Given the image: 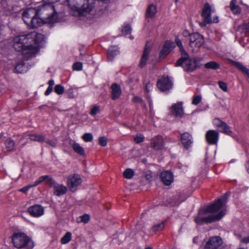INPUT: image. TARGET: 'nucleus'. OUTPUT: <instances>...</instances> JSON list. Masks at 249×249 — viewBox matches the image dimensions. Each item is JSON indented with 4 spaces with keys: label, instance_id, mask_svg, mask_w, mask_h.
<instances>
[{
    "label": "nucleus",
    "instance_id": "1",
    "mask_svg": "<svg viewBox=\"0 0 249 249\" xmlns=\"http://www.w3.org/2000/svg\"><path fill=\"white\" fill-rule=\"evenodd\" d=\"M43 35L35 32L26 35L16 36L14 39V47L18 52H21L27 58L32 57L39 51V44Z\"/></svg>",
    "mask_w": 249,
    "mask_h": 249
},
{
    "label": "nucleus",
    "instance_id": "2",
    "mask_svg": "<svg viewBox=\"0 0 249 249\" xmlns=\"http://www.w3.org/2000/svg\"><path fill=\"white\" fill-rule=\"evenodd\" d=\"M226 202L225 200L219 198L206 209L200 210L198 214L195 217V222L197 225H202L219 220L226 214L224 208Z\"/></svg>",
    "mask_w": 249,
    "mask_h": 249
},
{
    "label": "nucleus",
    "instance_id": "3",
    "mask_svg": "<svg viewBox=\"0 0 249 249\" xmlns=\"http://www.w3.org/2000/svg\"><path fill=\"white\" fill-rule=\"evenodd\" d=\"M67 1L71 14L75 16H84L91 10L95 0H67Z\"/></svg>",
    "mask_w": 249,
    "mask_h": 249
},
{
    "label": "nucleus",
    "instance_id": "4",
    "mask_svg": "<svg viewBox=\"0 0 249 249\" xmlns=\"http://www.w3.org/2000/svg\"><path fill=\"white\" fill-rule=\"evenodd\" d=\"M39 17L36 9L34 8H28L22 14L24 22L31 28H37L46 22L43 18Z\"/></svg>",
    "mask_w": 249,
    "mask_h": 249
},
{
    "label": "nucleus",
    "instance_id": "5",
    "mask_svg": "<svg viewBox=\"0 0 249 249\" xmlns=\"http://www.w3.org/2000/svg\"><path fill=\"white\" fill-rule=\"evenodd\" d=\"M12 240L14 246L17 249H32L35 246L32 239L23 232L13 234Z\"/></svg>",
    "mask_w": 249,
    "mask_h": 249
},
{
    "label": "nucleus",
    "instance_id": "6",
    "mask_svg": "<svg viewBox=\"0 0 249 249\" xmlns=\"http://www.w3.org/2000/svg\"><path fill=\"white\" fill-rule=\"evenodd\" d=\"M199 59L196 58H189L188 55H182L176 62L175 66H181L184 70L192 72L199 66Z\"/></svg>",
    "mask_w": 249,
    "mask_h": 249
},
{
    "label": "nucleus",
    "instance_id": "7",
    "mask_svg": "<svg viewBox=\"0 0 249 249\" xmlns=\"http://www.w3.org/2000/svg\"><path fill=\"white\" fill-rule=\"evenodd\" d=\"M215 12V9L211 7L208 3H205L202 8L201 16L203 18V21L199 23L201 27H204L207 24L212 23H218L219 22L218 17L217 16L213 18L211 17V15Z\"/></svg>",
    "mask_w": 249,
    "mask_h": 249
},
{
    "label": "nucleus",
    "instance_id": "8",
    "mask_svg": "<svg viewBox=\"0 0 249 249\" xmlns=\"http://www.w3.org/2000/svg\"><path fill=\"white\" fill-rule=\"evenodd\" d=\"M45 176L47 177L44 181L48 185L53 187L54 195L57 196H60L67 193L68 189L66 186L62 184H59L56 182L53 178L48 176Z\"/></svg>",
    "mask_w": 249,
    "mask_h": 249
},
{
    "label": "nucleus",
    "instance_id": "9",
    "mask_svg": "<svg viewBox=\"0 0 249 249\" xmlns=\"http://www.w3.org/2000/svg\"><path fill=\"white\" fill-rule=\"evenodd\" d=\"M189 47L192 51L198 50L204 43L203 36L197 33H195L189 35Z\"/></svg>",
    "mask_w": 249,
    "mask_h": 249
},
{
    "label": "nucleus",
    "instance_id": "10",
    "mask_svg": "<svg viewBox=\"0 0 249 249\" xmlns=\"http://www.w3.org/2000/svg\"><path fill=\"white\" fill-rule=\"evenodd\" d=\"M82 183V179L78 174H71L68 176L67 185L71 191L74 192L76 188Z\"/></svg>",
    "mask_w": 249,
    "mask_h": 249
},
{
    "label": "nucleus",
    "instance_id": "11",
    "mask_svg": "<svg viewBox=\"0 0 249 249\" xmlns=\"http://www.w3.org/2000/svg\"><path fill=\"white\" fill-rule=\"evenodd\" d=\"M173 83L168 77H162L157 82V87L159 89L163 92H167L172 89Z\"/></svg>",
    "mask_w": 249,
    "mask_h": 249
},
{
    "label": "nucleus",
    "instance_id": "12",
    "mask_svg": "<svg viewBox=\"0 0 249 249\" xmlns=\"http://www.w3.org/2000/svg\"><path fill=\"white\" fill-rule=\"evenodd\" d=\"M223 241L219 236H213L206 242L205 249H217L222 244Z\"/></svg>",
    "mask_w": 249,
    "mask_h": 249
},
{
    "label": "nucleus",
    "instance_id": "13",
    "mask_svg": "<svg viewBox=\"0 0 249 249\" xmlns=\"http://www.w3.org/2000/svg\"><path fill=\"white\" fill-rule=\"evenodd\" d=\"M170 110L171 115L176 117L181 118L184 113L181 102L173 104L170 107Z\"/></svg>",
    "mask_w": 249,
    "mask_h": 249
},
{
    "label": "nucleus",
    "instance_id": "14",
    "mask_svg": "<svg viewBox=\"0 0 249 249\" xmlns=\"http://www.w3.org/2000/svg\"><path fill=\"white\" fill-rule=\"evenodd\" d=\"M205 138L209 144H216L219 139V133L214 130H208L206 133Z\"/></svg>",
    "mask_w": 249,
    "mask_h": 249
},
{
    "label": "nucleus",
    "instance_id": "15",
    "mask_svg": "<svg viewBox=\"0 0 249 249\" xmlns=\"http://www.w3.org/2000/svg\"><path fill=\"white\" fill-rule=\"evenodd\" d=\"M28 212L32 216L39 217L44 214V209L40 205H34L28 208Z\"/></svg>",
    "mask_w": 249,
    "mask_h": 249
},
{
    "label": "nucleus",
    "instance_id": "16",
    "mask_svg": "<svg viewBox=\"0 0 249 249\" xmlns=\"http://www.w3.org/2000/svg\"><path fill=\"white\" fill-rule=\"evenodd\" d=\"M160 178L161 181L165 185H169L174 180L173 174L169 171H163L161 173Z\"/></svg>",
    "mask_w": 249,
    "mask_h": 249
},
{
    "label": "nucleus",
    "instance_id": "17",
    "mask_svg": "<svg viewBox=\"0 0 249 249\" xmlns=\"http://www.w3.org/2000/svg\"><path fill=\"white\" fill-rule=\"evenodd\" d=\"M152 146L155 150H160L163 148L164 142L163 138L160 136H157L151 140Z\"/></svg>",
    "mask_w": 249,
    "mask_h": 249
},
{
    "label": "nucleus",
    "instance_id": "18",
    "mask_svg": "<svg viewBox=\"0 0 249 249\" xmlns=\"http://www.w3.org/2000/svg\"><path fill=\"white\" fill-rule=\"evenodd\" d=\"M181 141L184 147L186 149L189 148L193 142L192 136L187 132L184 133L181 135Z\"/></svg>",
    "mask_w": 249,
    "mask_h": 249
},
{
    "label": "nucleus",
    "instance_id": "19",
    "mask_svg": "<svg viewBox=\"0 0 249 249\" xmlns=\"http://www.w3.org/2000/svg\"><path fill=\"white\" fill-rule=\"evenodd\" d=\"M174 47L173 42L170 41H166L160 52V57L164 58L170 52Z\"/></svg>",
    "mask_w": 249,
    "mask_h": 249
},
{
    "label": "nucleus",
    "instance_id": "20",
    "mask_svg": "<svg viewBox=\"0 0 249 249\" xmlns=\"http://www.w3.org/2000/svg\"><path fill=\"white\" fill-rule=\"evenodd\" d=\"M150 46L146 45L145 47L143 54L140 59L139 64V67L142 68L146 64V62L148 59V55L150 52Z\"/></svg>",
    "mask_w": 249,
    "mask_h": 249
},
{
    "label": "nucleus",
    "instance_id": "21",
    "mask_svg": "<svg viewBox=\"0 0 249 249\" xmlns=\"http://www.w3.org/2000/svg\"><path fill=\"white\" fill-rule=\"evenodd\" d=\"M111 99L112 100L118 99L122 93V90L120 85L117 84H113L111 86Z\"/></svg>",
    "mask_w": 249,
    "mask_h": 249
},
{
    "label": "nucleus",
    "instance_id": "22",
    "mask_svg": "<svg viewBox=\"0 0 249 249\" xmlns=\"http://www.w3.org/2000/svg\"><path fill=\"white\" fill-rule=\"evenodd\" d=\"M229 61L232 65L235 67L240 71H241L244 74L246 75L248 77H249V70L243 66L242 63L239 62L232 60L231 59H229Z\"/></svg>",
    "mask_w": 249,
    "mask_h": 249
},
{
    "label": "nucleus",
    "instance_id": "23",
    "mask_svg": "<svg viewBox=\"0 0 249 249\" xmlns=\"http://www.w3.org/2000/svg\"><path fill=\"white\" fill-rule=\"evenodd\" d=\"M69 144L76 153L80 155H84V149L79 144L72 140H70Z\"/></svg>",
    "mask_w": 249,
    "mask_h": 249
},
{
    "label": "nucleus",
    "instance_id": "24",
    "mask_svg": "<svg viewBox=\"0 0 249 249\" xmlns=\"http://www.w3.org/2000/svg\"><path fill=\"white\" fill-rule=\"evenodd\" d=\"M119 53V48L117 46H111L109 48L107 52V59L111 61L114 57Z\"/></svg>",
    "mask_w": 249,
    "mask_h": 249
},
{
    "label": "nucleus",
    "instance_id": "25",
    "mask_svg": "<svg viewBox=\"0 0 249 249\" xmlns=\"http://www.w3.org/2000/svg\"><path fill=\"white\" fill-rule=\"evenodd\" d=\"M47 177L46 176H41L38 178L37 180H36L34 183L33 185H29L26 186H25L23 187L22 188L20 189V191L24 193H26L28 192L29 190L32 187H35L41 183L42 182L44 181V180H45V178Z\"/></svg>",
    "mask_w": 249,
    "mask_h": 249
},
{
    "label": "nucleus",
    "instance_id": "26",
    "mask_svg": "<svg viewBox=\"0 0 249 249\" xmlns=\"http://www.w3.org/2000/svg\"><path fill=\"white\" fill-rule=\"evenodd\" d=\"M157 11V7L154 4H151L147 8L146 16L147 18H152L155 15Z\"/></svg>",
    "mask_w": 249,
    "mask_h": 249
},
{
    "label": "nucleus",
    "instance_id": "27",
    "mask_svg": "<svg viewBox=\"0 0 249 249\" xmlns=\"http://www.w3.org/2000/svg\"><path fill=\"white\" fill-rule=\"evenodd\" d=\"M236 0H231L230 4L231 10L234 14H239L241 12V8L236 4Z\"/></svg>",
    "mask_w": 249,
    "mask_h": 249
},
{
    "label": "nucleus",
    "instance_id": "28",
    "mask_svg": "<svg viewBox=\"0 0 249 249\" xmlns=\"http://www.w3.org/2000/svg\"><path fill=\"white\" fill-rule=\"evenodd\" d=\"M27 71V68L24 62L18 63L15 68L14 72L17 73H24Z\"/></svg>",
    "mask_w": 249,
    "mask_h": 249
},
{
    "label": "nucleus",
    "instance_id": "29",
    "mask_svg": "<svg viewBox=\"0 0 249 249\" xmlns=\"http://www.w3.org/2000/svg\"><path fill=\"white\" fill-rule=\"evenodd\" d=\"M29 139L33 141L38 142H42L45 141V136L42 135H37L36 134H32L29 135Z\"/></svg>",
    "mask_w": 249,
    "mask_h": 249
},
{
    "label": "nucleus",
    "instance_id": "30",
    "mask_svg": "<svg viewBox=\"0 0 249 249\" xmlns=\"http://www.w3.org/2000/svg\"><path fill=\"white\" fill-rule=\"evenodd\" d=\"M220 132H222L228 135L231 136L232 132L230 129V127L225 122L223 124L222 126L219 130Z\"/></svg>",
    "mask_w": 249,
    "mask_h": 249
},
{
    "label": "nucleus",
    "instance_id": "31",
    "mask_svg": "<svg viewBox=\"0 0 249 249\" xmlns=\"http://www.w3.org/2000/svg\"><path fill=\"white\" fill-rule=\"evenodd\" d=\"M5 143L6 148L9 151L13 150L14 149L15 143L14 141L11 138H8L6 140Z\"/></svg>",
    "mask_w": 249,
    "mask_h": 249
},
{
    "label": "nucleus",
    "instance_id": "32",
    "mask_svg": "<svg viewBox=\"0 0 249 249\" xmlns=\"http://www.w3.org/2000/svg\"><path fill=\"white\" fill-rule=\"evenodd\" d=\"M219 67V64L214 61L209 62L205 64V67L207 69L216 70L218 69Z\"/></svg>",
    "mask_w": 249,
    "mask_h": 249
},
{
    "label": "nucleus",
    "instance_id": "33",
    "mask_svg": "<svg viewBox=\"0 0 249 249\" xmlns=\"http://www.w3.org/2000/svg\"><path fill=\"white\" fill-rule=\"evenodd\" d=\"M134 175V171L130 168L126 169L123 173L124 177L127 179H130L133 178Z\"/></svg>",
    "mask_w": 249,
    "mask_h": 249
},
{
    "label": "nucleus",
    "instance_id": "34",
    "mask_svg": "<svg viewBox=\"0 0 249 249\" xmlns=\"http://www.w3.org/2000/svg\"><path fill=\"white\" fill-rule=\"evenodd\" d=\"M71 239V233L70 232H67L64 236L61 238V243L63 244L68 243Z\"/></svg>",
    "mask_w": 249,
    "mask_h": 249
},
{
    "label": "nucleus",
    "instance_id": "35",
    "mask_svg": "<svg viewBox=\"0 0 249 249\" xmlns=\"http://www.w3.org/2000/svg\"><path fill=\"white\" fill-rule=\"evenodd\" d=\"M176 42L177 45L179 47L180 51L181 52L182 55H184L185 56H188V54L185 52L181 40L178 38H177L176 39Z\"/></svg>",
    "mask_w": 249,
    "mask_h": 249
},
{
    "label": "nucleus",
    "instance_id": "36",
    "mask_svg": "<svg viewBox=\"0 0 249 249\" xmlns=\"http://www.w3.org/2000/svg\"><path fill=\"white\" fill-rule=\"evenodd\" d=\"M224 123V122L221 120L219 118H215L213 120V123L214 126L219 130L220 129V128L221 127V126H222Z\"/></svg>",
    "mask_w": 249,
    "mask_h": 249
},
{
    "label": "nucleus",
    "instance_id": "37",
    "mask_svg": "<svg viewBox=\"0 0 249 249\" xmlns=\"http://www.w3.org/2000/svg\"><path fill=\"white\" fill-rule=\"evenodd\" d=\"M54 90L58 95H62L64 92V88L61 85H55Z\"/></svg>",
    "mask_w": 249,
    "mask_h": 249
},
{
    "label": "nucleus",
    "instance_id": "38",
    "mask_svg": "<svg viewBox=\"0 0 249 249\" xmlns=\"http://www.w3.org/2000/svg\"><path fill=\"white\" fill-rule=\"evenodd\" d=\"M131 28L130 25L128 24L124 25L122 28V32L125 36L129 34H130L131 32Z\"/></svg>",
    "mask_w": 249,
    "mask_h": 249
},
{
    "label": "nucleus",
    "instance_id": "39",
    "mask_svg": "<svg viewBox=\"0 0 249 249\" xmlns=\"http://www.w3.org/2000/svg\"><path fill=\"white\" fill-rule=\"evenodd\" d=\"M82 138L85 142H90L93 140V136L91 133H87L82 136Z\"/></svg>",
    "mask_w": 249,
    "mask_h": 249
},
{
    "label": "nucleus",
    "instance_id": "40",
    "mask_svg": "<svg viewBox=\"0 0 249 249\" xmlns=\"http://www.w3.org/2000/svg\"><path fill=\"white\" fill-rule=\"evenodd\" d=\"M100 112V107L98 106L95 105L91 109L90 114L94 116Z\"/></svg>",
    "mask_w": 249,
    "mask_h": 249
},
{
    "label": "nucleus",
    "instance_id": "41",
    "mask_svg": "<svg viewBox=\"0 0 249 249\" xmlns=\"http://www.w3.org/2000/svg\"><path fill=\"white\" fill-rule=\"evenodd\" d=\"M164 227V223L161 222L158 224L155 225L152 227V230L154 231H157L162 230Z\"/></svg>",
    "mask_w": 249,
    "mask_h": 249
},
{
    "label": "nucleus",
    "instance_id": "42",
    "mask_svg": "<svg viewBox=\"0 0 249 249\" xmlns=\"http://www.w3.org/2000/svg\"><path fill=\"white\" fill-rule=\"evenodd\" d=\"M201 96L200 95L194 96L192 101V104L195 105H198L201 102Z\"/></svg>",
    "mask_w": 249,
    "mask_h": 249
},
{
    "label": "nucleus",
    "instance_id": "43",
    "mask_svg": "<svg viewBox=\"0 0 249 249\" xmlns=\"http://www.w3.org/2000/svg\"><path fill=\"white\" fill-rule=\"evenodd\" d=\"M65 94L67 95V97L69 98H73L74 97L73 94V89L71 88H70L68 89H67L66 91Z\"/></svg>",
    "mask_w": 249,
    "mask_h": 249
},
{
    "label": "nucleus",
    "instance_id": "44",
    "mask_svg": "<svg viewBox=\"0 0 249 249\" xmlns=\"http://www.w3.org/2000/svg\"><path fill=\"white\" fill-rule=\"evenodd\" d=\"M83 68V64L81 62H76L73 65V69L76 71H81Z\"/></svg>",
    "mask_w": 249,
    "mask_h": 249
},
{
    "label": "nucleus",
    "instance_id": "45",
    "mask_svg": "<svg viewBox=\"0 0 249 249\" xmlns=\"http://www.w3.org/2000/svg\"><path fill=\"white\" fill-rule=\"evenodd\" d=\"M219 88L224 91L226 92L228 90L227 85L226 83L222 81H219L218 83Z\"/></svg>",
    "mask_w": 249,
    "mask_h": 249
},
{
    "label": "nucleus",
    "instance_id": "46",
    "mask_svg": "<svg viewBox=\"0 0 249 249\" xmlns=\"http://www.w3.org/2000/svg\"><path fill=\"white\" fill-rule=\"evenodd\" d=\"M81 219V221L84 223H87L89 220V215L87 214H84L80 217Z\"/></svg>",
    "mask_w": 249,
    "mask_h": 249
},
{
    "label": "nucleus",
    "instance_id": "47",
    "mask_svg": "<svg viewBox=\"0 0 249 249\" xmlns=\"http://www.w3.org/2000/svg\"><path fill=\"white\" fill-rule=\"evenodd\" d=\"M99 143L102 146H105L107 144V140L105 137H100L99 139Z\"/></svg>",
    "mask_w": 249,
    "mask_h": 249
},
{
    "label": "nucleus",
    "instance_id": "48",
    "mask_svg": "<svg viewBox=\"0 0 249 249\" xmlns=\"http://www.w3.org/2000/svg\"><path fill=\"white\" fill-rule=\"evenodd\" d=\"M144 137L142 135H136L134 137V140L136 143H140L143 141Z\"/></svg>",
    "mask_w": 249,
    "mask_h": 249
},
{
    "label": "nucleus",
    "instance_id": "49",
    "mask_svg": "<svg viewBox=\"0 0 249 249\" xmlns=\"http://www.w3.org/2000/svg\"><path fill=\"white\" fill-rule=\"evenodd\" d=\"M46 142L53 147H55L56 146L57 142L55 140H47Z\"/></svg>",
    "mask_w": 249,
    "mask_h": 249
},
{
    "label": "nucleus",
    "instance_id": "50",
    "mask_svg": "<svg viewBox=\"0 0 249 249\" xmlns=\"http://www.w3.org/2000/svg\"><path fill=\"white\" fill-rule=\"evenodd\" d=\"M145 178L149 181H150L152 178V173L150 171H147L145 173Z\"/></svg>",
    "mask_w": 249,
    "mask_h": 249
},
{
    "label": "nucleus",
    "instance_id": "51",
    "mask_svg": "<svg viewBox=\"0 0 249 249\" xmlns=\"http://www.w3.org/2000/svg\"><path fill=\"white\" fill-rule=\"evenodd\" d=\"M53 90V87H48L45 92V95L46 96L49 95L52 92Z\"/></svg>",
    "mask_w": 249,
    "mask_h": 249
},
{
    "label": "nucleus",
    "instance_id": "52",
    "mask_svg": "<svg viewBox=\"0 0 249 249\" xmlns=\"http://www.w3.org/2000/svg\"><path fill=\"white\" fill-rule=\"evenodd\" d=\"M133 101L134 102H142V99L138 96H134L133 98Z\"/></svg>",
    "mask_w": 249,
    "mask_h": 249
},
{
    "label": "nucleus",
    "instance_id": "53",
    "mask_svg": "<svg viewBox=\"0 0 249 249\" xmlns=\"http://www.w3.org/2000/svg\"><path fill=\"white\" fill-rule=\"evenodd\" d=\"M151 85L150 82H148L146 84L145 90L147 92H149L150 91L149 88L151 87Z\"/></svg>",
    "mask_w": 249,
    "mask_h": 249
},
{
    "label": "nucleus",
    "instance_id": "54",
    "mask_svg": "<svg viewBox=\"0 0 249 249\" xmlns=\"http://www.w3.org/2000/svg\"><path fill=\"white\" fill-rule=\"evenodd\" d=\"M242 242L245 243H249V236L246 237H245L242 239Z\"/></svg>",
    "mask_w": 249,
    "mask_h": 249
},
{
    "label": "nucleus",
    "instance_id": "55",
    "mask_svg": "<svg viewBox=\"0 0 249 249\" xmlns=\"http://www.w3.org/2000/svg\"><path fill=\"white\" fill-rule=\"evenodd\" d=\"M54 84V82L53 79L50 80L48 82L49 87H53Z\"/></svg>",
    "mask_w": 249,
    "mask_h": 249
},
{
    "label": "nucleus",
    "instance_id": "56",
    "mask_svg": "<svg viewBox=\"0 0 249 249\" xmlns=\"http://www.w3.org/2000/svg\"><path fill=\"white\" fill-rule=\"evenodd\" d=\"M246 29L249 32V23L246 25Z\"/></svg>",
    "mask_w": 249,
    "mask_h": 249
},
{
    "label": "nucleus",
    "instance_id": "57",
    "mask_svg": "<svg viewBox=\"0 0 249 249\" xmlns=\"http://www.w3.org/2000/svg\"><path fill=\"white\" fill-rule=\"evenodd\" d=\"M183 34L184 36H186L188 34V33H187V32L185 31V32H183Z\"/></svg>",
    "mask_w": 249,
    "mask_h": 249
},
{
    "label": "nucleus",
    "instance_id": "58",
    "mask_svg": "<svg viewBox=\"0 0 249 249\" xmlns=\"http://www.w3.org/2000/svg\"><path fill=\"white\" fill-rule=\"evenodd\" d=\"M27 17L29 18V19H32L33 17L32 16H31L30 15H28L27 16Z\"/></svg>",
    "mask_w": 249,
    "mask_h": 249
},
{
    "label": "nucleus",
    "instance_id": "59",
    "mask_svg": "<svg viewBox=\"0 0 249 249\" xmlns=\"http://www.w3.org/2000/svg\"><path fill=\"white\" fill-rule=\"evenodd\" d=\"M145 249H152L150 247H147Z\"/></svg>",
    "mask_w": 249,
    "mask_h": 249
},
{
    "label": "nucleus",
    "instance_id": "60",
    "mask_svg": "<svg viewBox=\"0 0 249 249\" xmlns=\"http://www.w3.org/2000/svg\"><path fill=\"white\" fill-rule=\"evenodd\" d=\"M130 37L131 39H133V37L132 36H130Z\"/></svg>",
    "mask_w": 249,
    "mask_h": 249
},
{
    "label": "nucleus",
    "instance_id": "61",
    "mask_svg": "<svg viewBox=\"0 0 249 249\" xmlns=\"http://www.w3.org/2000/svg\"><path fill=\"white\" fill-rule=\"evenodd\" d=\"M2 137V134H0V138Z\"/></svg>",
    "mask_w": 249,
    "mask_h": 249
},
{
    "label": "nucleus",
    "instance_id": "62",
    "mask_svg": "<svg viewBox=\"0 0 249 249\" xmlns=\"http://www.w3.org/2000/svg\"><path fill=\"white\" fill-rule=\"evenodd\" d=\"M193 240L195 241H196V240H195V238L193 239Z\"/></svg>",
    "mask_w": 249,
    "mask_h": 249
},
{
    "label": "nucleus",
    "instance_id": "63",
    "mask_svg": "<svg viewBox=\"0 0 249 249\" xmlns=\"http://www.w3.org/2000/svg\"><path fill=\"white\" fill-rule=\"evenodd\" d=\"M193 240L195 241H196V240H195V238L193 239Z\"/></svg>",
    "mask_w": 249,
    "mask_h": 249
}]
</instances>
